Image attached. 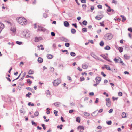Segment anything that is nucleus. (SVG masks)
<instances>
[{
	"instance_id": "obj_43",
	"label": "nucleus",
	"mask_w": 132,
	"mask_h": 132,
	"mask_svg": "<svg viewBox=\"0 0 132 132\" xmlns=\"http://www.w3.org/2000/svg\"><path fill=\"white\" fill-rule=\"evenodd\" d=\"M31 122L32 124L34 126H36L37 125V123H35V122H34L33 121H31Z\"/></svg>"
},
{
	"instance_id": "obj_6",
	"label": "nucleus",
	"mask_w": 132,
	"mask_h": 132,
	"mask_svg": "<svg viewBox=\"0 0 132 132\" xmlns=\"http://www.w3.org/2000/svg\"><path fill=\"white\" fill-rule=\"evenodd\" d=\"M38 30L42 31H45L46 29L45 28L42 27H40L39 26H38Z\"/></svg>"
},
{
	"instance_id": "obj_41",
	"label": "nucleus",
	"mask_w": 132,
	"mask_h": 132,
	"mask_svg": "<svg viewBox=\"0 0 132 132\" xmlns=\"http://www.w3.org/2000/svg\"><path fill=\"white\" fill-rule=\"evenodd\" d=\"M84 114L85 116H89L90 115V114L89 113L86 112H85Z\"/></svg>"
},
{
	"instance_id": "obj_4",
	"label": "nucleus",
	"mask_w": 132,
	"mask_h": 132,
	"mask_svg": "<svg viewBox=\"0 0 132 132\" xmlns=\"http://www.w3.org/2000/svg\"><path fill=\"white\" fill-rule=\"evenodd\" d=\"M30 33L28 31H23V35L24 37L27 38H28L30 37Z\"/></svg>"
},
{
	"instance_id": "obj_16",
	"label": "nucleus",
	"mask_w": 132,
	"mask_h": 132,
	"mask_svg": "<svg viewBox=\"0 0 132 132\" xmlns=\"http://www.w3.org/2000/svg\"><path fill=\"white\" fill-rule=\"evenodd\" d=\"M20 112L21 113H22L23 114L25 113V112L23 108L21 109L20 110Z\"/></svg>"
},
{
	"instance_id": "obj_5",
	"label": "nucleus",
	"mask_w": 132,
	"mask_h": 132,
	"mask_svg": "<svg viewBox=\"0 0 132 132\" xmlns=\"http://www.w3.org/2000/svg\"><path fill=\"white\" fill-rule=\"evenodd\" d=\"M106 105L108 107H110L111 105V102L110 100V99L109 98H107L106 99Z\"/></svg>"
},
{
	"instance_id": "obj_63",
	"label": "nucleus",
	"mask_w": 132,
	"mask_h": 132,
	"mask_svg": "<svg viewBox=\"0 0 132 132\" xmlns=\"http://www.w3.org/2000/svg\"><path fill=\"white\" fill-rule=\"evenodd\" d=\"M103 94L104 95H105L107 97H108L109 96L108 94L106 93V92H104L103 93Z\"/></svg>"
},
{
	"instance_id": "obj_33",
	"label": "nucleus",
	"mask_w": 132,
	"mask_h": 132,
	"mask_svg": "<svg viewBox=\"0 0 132 132\" xmlns=\"http://www.w3.org/2000/svg\"><path fill=\"white\" fill-rule=\"evenodd\" d=\"M58 113V112L56 110H54V114H55L56 116H57Z\"/></svg>"
},
{
	"instance_id": "obj_22",
	"label": "nucleus",
	"mask_w": 132,
	"mask_h": 132,
	"mask_svg": "<svg viewBox=\"0 0 132 132\" xmlns=\"http://www.w3.org/2000/svg\"><path fill=\"white\" fill-rule=\"evenodd\" d=\"M34 73V71L31 69H30L28 73V74L29 75H32Z\"/></svg>"
},
{
	"instance_id": "obj_9",
	"label": "nucleus",
	"mask_w": 132,
	"mask_h": 132,
	"mask_svg": "<svg viewBox=\"0 0 132 132\" xmlns=\"http://www.w3.org/2000/svg\"><path fill=\"white\" fill-rule=\"evenodd\" d=\"M4 27V24L2 23H0V33L1 32L2 30Z\"/></svg>"
},
{
	"instance_id": "obj_51",
	"label": "nucleus",
	"mask_w": 132,
	"mask_h": 132,
	"mask_svg": "<svg viewBox=\"0 0 132 132\" xmlns=\"http://www.w3.org/2000/svg\"><path fill=\"white\" fill-rule=\"evenodd\" d=\"M26 77L27 78L30 77V78H32L33 79H34V78L32 76H29L28 75H26Z\"/></svg>"
},
{
	"instance_id": "obj_56",
	"label": "nucleus",
	"mask_w": 132,
	"mask_h": 132,
	"mask_svg": "<svg viewBox=\"0 0 132 132\" xmlns=\"http://www.w3.org/2000/svg\"><path fill=\"white\" fill-rule=\"evenodd\" d=\"M97 7L98 9H101L102 8V6L101 5H98Z\"/></svg>"
},
{
	"instance_id": "obj_57",
	"label": "nucleus",
	"mask_w": 132,
	"mask_h": 132,
	"mask_svg": "<svg viewBox=\"0 0 132 132\" xmlns=\"http://www.w3.org/2000/svg\"><path fill=\"white\" fill-rule=\"evenodd\" d=\"M86 5L84 4H82V7L84 9H86Z\"/></svg>"
},
{
	"instance_id": "obj_10",
	"label": "nucleus",
	"mask_w": 132,
	"mask_h": 132,
	"mask_svg": "<svg viewBox=\"0 0 132 132\" xmlns=\"http://www.w3.org/2000/svg\"><path fill=\"white\" fill-rule=\"evenodd\" d=\"M98 110H97L93 112L92 114V115L93 116H96L98 113Z\"/></svg>"
},
{
	"instance_id": "obj_2",
	"label": "nucleus",
	"mask_w": 132,
	"mask_h": 132,
	"mask_svg": "<svg viewBox=\"0 0 132 132\" xmlns=\"http://www.w3.org/2000/svg\"><path fill=\"white\" fill-rule=\"evenodd\" d=\"M112 37V35L111 34L108 33L104 36L103 38L105 40H108L111 39Z\"/></svg>"
},
{
	"instance_id": "obj_29",
	"label": "nucleus",
	"mask_w": 132,
	"mask_h": 132,
	"mask_svg": "<svg viewBox=\"0 0 132 132\" xmlns=\"http://www.w3.org/2000/svg\"><path fill=\"white\" fill-rule=\"evenodd\" d=\"M118 50L120 52H122L123 51V49L122 47H120L118 48Z\"/></svg>"
},
{
	"instance_id": "obj_20",
	"label": "nucleus",
	"mask_w": 132,
	"mask_h": 132,
	"mask_svg": "<svg viewBox=\"0 0 132 132\" xmlns=\"http://www.w3.org/2000/svg\"><path fill=\"white\" fill-rule=\"evenodd\" d=\"M119 59H120V62H118V63H121L123 66H125V63L123 62L121 59L120 58H119Z\"/></svg>"
},
{
	"instance_id": "obj_25",
	"label": "nucleus",
	"mask_w": 132,
	"mask_h": 132,
	"mask_svg": "<svg viewBox=\"0 0 132 132\" xmlns=\"http://www.w3.org/2000/svg\"><path fill=\"white\" fill-rule=\"evenodd\" d=\"M62 41L65 42H69V40L64 37H62Z\"/></svg>"
},
{
	"instance_id": "obj_3",
	"label": "nucleus",
	"mask_w": 132,
	"mask_h": 132,
	"mask_svg": "<svg viewBox=\"0 0 132 132\" xmlns=\"http://www.w3.org/2000/svg\"><path fill=\"white\" fill-rule=\"evenodd\" d=\"M61 82L60 80L59 79L55 80L53 83V85L54 86H57Z\"/></svg>"
},
{
	"instance_id": "obj_42",
	"label": "nucleus",
	"mask_w": 132,
	"mask_h": 132,
	"mask_svg": "<svg viewBox=\"0 0 132 132\" xmlns=\"http://www.w3.org/2000/svg\"><path fill=\"white\" fill-rule=\"evenodd\" d=\"M76 121L78 122L79 123L80 122V118L79 117H77L76 119Z\"/></svg>"
},
{
	"instance_id": "obj_64",
	"label": "nucleus",
	"mask_w": 132,
	"mask_h": 132,
	"mask_svg": "<svg viewBox=\"0 0 132 132\" xmlns=\"http://www.w3.org/2000/svg\"><path fill=\"white\" fill-rule=\"evenodd\" d=\"M99 99L98 98H96V100L95 101V103H97L98 102Z\"/></svg>"
},
{
	"instance_id": "obj_18",
	"label": "nucleus",
	"mask_w": 132,
	"mask_h": 132,
	"mask_svg": "<svg viewBox=\"0 0 132 132\" xmlns=\"http://www.w3.org/2000/svg\"><path fill=\"white\" fill-rule=\"evenodd\" d=\"M64 24L65 26L66 27H68L69 25V22L67 21H65L64 23Z\"/></svg>"
},
{
	"instance_id": "obj_52",
	"label": "nucleus",
	"mask_w": 132,
	"mask_h": 132,
	"mask_svg": "<svg viewBox=\"0 0 132 132\" xmlns=\"http://www.w3.org/2000/svg\"><path fill=\"white\" fill-rule=\"evenodd\" d=\"M16 43L18 45H20L22 44V42H21L17 41L16 42Z\"/></svg>"
},
{
	"instance_id": "obj_19",
	"label": "nucleus",
	"mask_w": 132,
	"mask_h": 132,
	"mask_svg": "<svg viewBox=\"0 0 132 132\" xmlns=\"http://www.w3.org/2000/svg\"><path fill=\"white\" fill-rule=\"evenodd\" d=\"M104 67L105 68L109 70H111V69L110 67L108 65H104Z\"/></svg>"
},
{
	"instance_id": "obj_17",
	"label": "nucleus",
	"mask_w": 132,
	"mask_h": 132,
	"mask_svg": "<svg viewBox=\"0 0 132 132\" xmlns=\"http://www.w3.org/2000/svg\"><path fill=\"white\" fill-rule=\"evenodd\" d=\"M43 61V59L40 57H39L38 59V62L39 63H42Z\"/></svg>"
},
{
	"instance_id": "obj_1",
	"label": "nucleus",
	"mask_w": 132,
	"mask_h": 132,
	"mask_svg": "<svg viewBox=\"0 0 132 132\" xmlns=\"http://www.w3.org/2000/svg\"><path fill=\"white\" fill-rule=\"evenodd\" d=\"M18 22L20 24L23 25L24 24H27V20L24 18L22 17H19L16 19Z\"/></svg>"
},
{
	"instance_id": "obj_47",
	"label": "nucleus",
	"mask_w": 132,
	"mask_h": 132,
	"mask_svg": "<svg viewBox=\"0 0 132 132\" xmlns=\"http://www.w3.org/2000/svg\"><path fill=\"white\" fill-rule=\"evenodd\" d=\"M106 123L108 125H111L112 124V121H106Z\"/></svg>"
},
{
	"instance_id": "obj_35",
	"label": "nucleus",
	"mask_w": 132,
	"mask_h": 132,
	"mask_svg": "<svg viewBox=\"0 0 132 132\" xmlns=\"http://www.w3.org/2000/svg\"><path fill=\"white\" fill-rule=\"evenodd\" d=\"M104 48L106 50H109L110 49V47L109 46H107L106 47Z\"/></svg>"
},
{
	"instance_id": "obj_12",
	"label": "nucleus",
	"mask_w": 132,
	"mask_h": 132,
	"mask_svg": "<svg viewBox=\"0 0 132 132\" xmlns=\"http://www.w3.org/2000/svg\"><path fill=\"white\" fill-rule=\"evenodd\" d=\"M101 80V78L100 77H97L95 78V80L96 82H100Z\"/></svg>"
},
{
	"instance_id": "obj_61",
	"label": "nucleus",
	"mask_w": 132,
	"mask_h": 132,
	"mask_svg": "<svg viewBox=\"0 0 132 132\" xmlns=\"http://www.w3.org/2000/svg\"><path fill=\"white\" fill-rule=\"evenodd\" d=\"M118 98V97L115 98L113 97H112V99L113 101H114L115 100H117Z\"/></svg>"
},
{
	"instance_id": "obj_55",
	"label": "nucleus",
	"mask_w": 132,
	"mask_h": 132,
	"mask_svg": "<svg viewBox=\"0 0 132 132\" xmlns=\"http://www.w3.org/2000/svg\"><path fill=\"white\" fill-rule=\"evenodd\" d=\"M128 30L130 31L131 32H132V28L131 27H130L128 29Z\"/></svg>"
},
{
	"instance_id": "obj_58",
	"label": "nucleus",
	"mask_w": 132,
	"mask_h": 132,
	"mask_svg": "<svg viewBox=\"0 0 132 132\" xmlns=\"http://www.w3.org/2000/svg\"><path fill=\"white\" fill-rule=\"evenodd\" d=\"M51 35L52 36H55V33L53 32H51Z\"/></svg>"
},
{
	"instance_id": "obj_36",
	"label": "nucleus",
	"mask_w": 132,
	"mask_h": 132,
	"mask_svg": "<svg viewBox=\"0 0 132 132\" xmlns=\"http://www.w3.org/2000/svg\"><path fill=\"white\" fill-rule=\"evenodd\" d=\"M122 118H125L126 117V114L124 112H123L122 114Z\"/></svg>"
},
{
	"instance_id": "obj_7",
	"label": "nucleus",
	"mask_w": 132,
	"mask_h": 132,
	"mask_svg": "<svg viewBox=\"0 0 132 132\" xmlns=\"http://www.w3.org/2000/svg\"><path fill=\"white\" fill-rule=\"evenodd\" d=\"M42 38L41 37H36L35 39V42H38L42 40Z\"/></svg>"
},
{
	"instance_id": "obj_28",
	"label": "nucleus",
	"mask_w": 132,
	"mask_h": 132,
	"mask_svg": "<svg viewBox=\"0 0 132 132\" xmlns=\"http://www.w3.org/2000/svg\"><path fill=\"white\" fill-rule=\"evenodd\" d=\"M82 32H86L87 31V28H83L82 30Z\"/></svg>"
},
{
	"instance_id": "obj_24",
	"label": "nucleus",
	"mask_w": 132,
	"mask_h": 132,
	"mask_svg": "<svg viewBox=\"0 0 132 132\" xmlns=\"http://www.w3.org/2000/svg\"><path fill=\"white\" fill-rule=\"evenodd\" d=\"M121 17L122 19V22H123L125 21L126 20V18L124 17V16L123 15H121L120 16Z\"/></svg>"
},
{
	"instance_id": "obj_13",
	"label": "nucleus",
	"mask_w": 132,
	"mask_h": 132,
	"mask_svg": "<svg viewBox=\"0 0 132 132\" xmlns=\"http://www.w3.org/2000/svg\"><path fill=\"white\" fill-rule=\"evenodd\" d=\"M124 57L125 59L128 60L130 58V56H128L127 54H125L124 55Z\"/></svg>"
},
{
	"instance_id": "obj_32",
	"label": "nucleus",
	"mask_w": 132,
	"mask_h": 132,
	"mask_svg": "<svg viewBox=\"0 0 132 132\" xmlns=\"http://www.w3.org/2000/svg\"><path fill=\"white\" fill-rule=\"evenodd\" d=\"M31 95V93L30 92H28V93L26 95V97H28L29 98L30 97V95Z\"/></svg>"
},
{
	"instance_id": "obj_21",
	"label": "nucleus",
	"mask_w": 132,
	"mask_h": 132,
	"mask_svg": "<svg viewBox=\"0 0 132 132\" xmlns=\"http://www.w3.org/2000/svg\"><path fill=\"white\" fill-rule=\"evenodd\" d=\"M119 58L120 57H119L118 59H117L116 58H115L113 59V60L116 63L118 62H118V61H120V59H119Z\"/></svg>"
},
{
	"instance_id": "obj_30",
	"label": "nucleus",
	"mask_w": 132,
	"mask_h": 132,
	"mask_svg": "<svg viewBox=\"0 0 132 132\" xmlns=\"http://www.w3.org/2000/svg\"><path fill=\"white\" fill-rule=\"evenodd\" d=\"M70 54L72 56L74 57L75 56L76 54L74 52H71Z\"/></svg>"
},
{
	"instance_id": "obj_60",
	"label": "nucleus",
	"mask_w": 132,
	"mask_h": 132,
	"mask_svg": "<svg viewBox=\"0 0 132 132\" xmlns=\"http://www.w3.org/2000/svg\"><path fill=\"white\" fill-rule=\"evenodd\" d=\"M27 82L28 83H29L30 84H31L32 83L30 79H27Z\"/></svg>"
},
{
	"instance_id": "obj_15",
	"label": "nucleus",
	"mask_w": 132,
	"mask_h": 132,
	"mask_svg": "<svg viewBox=\"0 0 132 132\" xmlns=\"http://www.w3.org/2000/svg\"><path fill=\"white\" fill-rule=\"evenodd\" d=\"M53 57V55L51 54H48L47 55V58L49 59H51Z\"/></svg>"
},
{
	"instance_id": "obj_31",
	"label": "nucleus",
	"mask_w": 132,
	"mask_h": 132,
	"mask_svg": "<svg viewBox=\"0 0 132 132\" xmlns=\"http://www.w3.org/2000/svg\"><path fill=\"white\" fill-rule=\"evenodd\" d=\"M71 32L72 33L74 34L76 32V30L74 29H72L71 30Z\"/></svg>"
},
{
	"instance_id": "obj_49",
	"label": "nucleus",
	"mask_w": 132,
	"mask_h": 132,
	"mask_svg": "<svg viewBox=\"0 0 132 132\" xmlns=\"http://www.w3.org/2000/svg\"><path fill=\"white\" fill-rule=\"evenodd\" d=\"M104 21H103L102 22H100L99 24L102 26H104Z\"/></svg>"
},
{
	"instance_id": "obj_48",
	"label": "nucleus",
	"mask_w": 132,
	"mask_h": 132,
	"mask_svg": "<svg viewBox=\"0 0 132 132\" xmlns=\"http://www.w3.org/2000/svg\"><path fill=\"white\" fill-rule=\"evenodd\" d=\"M41 125L42 127H43V129L44 130H45L46 129V127L45 126V125L44 124H41Z\"/></svg>"
},
{
	"instance_id": "obj_62",
	"label": "nucleus",
	"mask_w": 132,
	"mask_h": 132,
	"mask_svg": "<svg viewBox=\"0 0 132 132\" xmlns=\"http://www.w3.org/2000/svg\"><path fill=\"white\" fill-rule=\"evenodd\" d=\"M43 16L45 18H46L47 17V15L46 13H44L43 14Z\"/></svg>"
},
{
	"instance_id": "obj_44",
	"label": "nucleus",
	"mask_w": 132,
	"mask_h": 132,
	"mask_svg": "<svg viewBox=\"0 0 132 132\" xmlns=\"http://www.w3.org/2000/svg\"><path fill=\"white\" fill-rule=\"evenodd\" d=\"M11 30L13 32V33H14L16 31V29L15 28H11Z\"/></svg>"
},
{
	"instance_id": "obj_26",
	"label": "nucleus",
	"mask_w": 132,
	"mask_h": 132,
	"mask_svg": "<svg viewBox=\"0 0 132 132\" xmlns=\"http://www.w3.org/2000/svg\"><path fill=\"white\" fill-rule=\"evenodd\" d=\"M88 66L85 64H84L82 65V68L84 69H87Z\"/></svg>"
},
{
	"instance_id": "obj_8",
	"label": "nucleus",
	"mask_w": 132,
	"mask_h": 132,
	"mask_svg": "<svg viewBox=\"0 0 132 132\" xmlns=\"http://www.w3.org/2000/svg\"><path fill=\"white\" fill-rule=\"evenodd\" d=\"M103 15H97L95 17V19L97 20H100L103 18Z\"/></svg>"
},
{
	"instance_id": "obj_45",
	"label": "nucleus",
	"mask_w": 132,
	"mask_h": 132,
	"mask_svg": "<svg viewBox=\"0 0 132 132\" xmlns=\"http://www.w3.org/2000/svg\"><path fill=\"white\" fill-rule=\"evenodd\" d=\"M39 114L38 112L36 111L35 112L34 115L35 116H38Z\"/></svg>"
},
{
	"instance_id": "obj_37",
	"label": "nucleus",
	"mask_w": 132,
	"mask_h": 132,
	"mask_svg": "<svg viewBox=\"0 0 132 132\" xmlns=\"http://www.w3.org/2000/svg\"><path fill=\"white\" fill-rule=\"evenodd\" d=\"M26 89L30 91H32L33 89L32 88H31L30 87H27L26 88Z\"/></svg>"
},
{
	"instance_id": "obj_50",
	"label": "nucleus",
	"mask_w": 132,
	"mask_h": 132,
	"mask_svg": "<svg viewBox=\"0 0 132 132\" xmlns=\"http://www.w3.org/2000/svg\"><path fill=\"white\" fill-rule=\"evenodd\" d=\"M28 105L29 106H30L31 105V106H34V104L33 103L31 104V102H29L28 104Z\"/></svg>"
},
{
	"instance_id": "obj_34",
	"label": "nucleus",
	"mask_w": 132,
	"mask_h": 132,
	"mask_svg": "<svg viewBox=\"0 0 132 132\" xmlns=\"http://www.w3.org/2000/svg\"><path fill=\"white\" fill-rule=\"evenodd\" d=\"M61 51L62 52H66V54H69V53L68 52V50H61Z\"/></svg>"
},
{
	"instance_id": "obj_11",
	"label": "nucleus",
	"mask_w": 132,
	"mask_h": 132,
	"mask_svg": "<svg viewBox=\"0 0 132 132\" xmlns=\"http://www.w3.org/2000/svg\"><path fill=\"white\" fill-rule=\"evenodd\" d=\"M91 56L94 58L96 59H98V56L95 55L94 53L93 52H92L90 53Z\"/></svg>"
},
{
	"instance_id": "obj_40",
	"label": "nucleus",
	"mask_w": 132,
	"mask_h": 132,
	"mask_svg": "<svg viewBox=\"0 0 132 132\" xmlns=\"http://www.w3.org/2000/svg\"><path fill=\"white\" fill-rule=\"evenodd\" d=\"M24 75H23V76H22V78H21L19 79V80L21 81L24 79V77L26 75V73L25 72H24Z\"/></svg>"
},
{
	"instance_id": "obj_59",
	"label": "nucleus",
	"mask_w": 132,
	"mask_h": 132,
	"mask_svg": "<svg viewBox=\"0 0 132 132\" xmlns=\"http://www.w3.org/2000/svg\"><path fill=\"white\" fill-rule=\"evenodd\" d=\"M117 3V1L115 0H113L112 1V3H114L115 4H116Z\"/></svg>"
},
{
	"instance_id": "obj_46",
	"label": "nucleus",
	"mask_w": 132,
	"mask_h": 132,
	"mask_svg": "<svg viewBox=\"0 0 132 132\" xmlns=\"http://www.w3.org/2000/svg\"><path fill=\"white\" fill-rule=\"evenodd\" d=\"M65 45L66 47H68L70 46V44L68 43H66L65 44Z\"/></svg>"
},
{
	"instance_id": "obj_39",
	"label": "nucleus",
	"mask_w": 132,
	"mask_h": 132,
	"mask_svg": "<svg viewBox=\"0 0 132 132\" xmlns=\"http://www.w3.org/2000/svg\"><path fill=\"white\" fill-rule=\"evenodd\" d=\"M82 24L84 25H86L87 24V22L86 21L84 20L82 22Z\"/></svg>"
},
{
	"instance_id": "obj_38",
	"label": "nucleus",
	"mask_w": 132,
	"mask_h": 132,
	"mask_svg": "<svg viewBox=\"0 0 132 132\" xmlns=\"http://www.w3.org/2000/svg\"><path fill=\"white\" fill-rule=\"evenodd\" d=\"M104 45V43L103 41H101L100 43V45L101 46H102Z\"/></svg>"
},
{
	"instance_id": "obj_27",
	"label": "nucleus",
	"mask_w": 132,
	"mask_h": 132,
	"mask_svg": "<svg viewBox=\"0 0 132 132\" xmlns=\"http://www.w3.org/2000/svg\"><path fill=\"white\" fill-rule=\"evenodd\" d=\"M63 126V125L62 124H61L60 125H58L57 126V128L60 129V130H61L62 128V127Z\"/></svg>"
},
{
	"instance_id": "obj_54",
	"label": "nucleus",
	"mask_w": 132,
	"mask_h": 132,
	"mask_svg": "<svg viewBox=\"0 0 132 132\" xmlns=\"http://www.w3.org/2000/svg\"><path fill=\"white\" fill-rule=\"evenodd\" d=\"M118 96H121L122 95V93L121 92H119L118 93Z\"/></svg>"
},
{
	"instance_id": "obj_14",
	"label": "nucleus",
	"mask_w": 132,
	"mask_h": 132,
	"mask_svg": "<svg viewBox=\"0 0 132 132\" xmlns=\"http://www.w3.org/2000/svg\"><path fill=\"white\" fill-rule=\"evenodd\" d=\"M61 103L60 102H56L54 103V104L55 106L56 107H59L60 106Z\"/></svg>"
},
{
	"instance_id": "obj_53",
	"label": "nucleus",
	"mask_w": 132,
	"mask_h": 132,
	"mask_svg": "<svg viewBox=\"0 0 132 132\" xmlns=\"http://www.w3.org/2000/svg\"><path fill=\"white\" fill-rule=\"evenodd\" d=\"M94 7L93 6H91L90 9H91V12H92L94 9Z\"/></svg>"
},
{
	"instance_id": "obj_23",
	"label": "nucleus",
	"mask_w": 132,
	"mask_h": 132,
	"mask_svg": "<svg viewBox=\"0 0 132 132\" xmlns=\"http://www.w3.org/2000/svg\"><path fill=\"white\" fill-rule=\"evenodd\" d=\"M79 128H80L81 129V130H84V127L81 126H79L78 127V129H79Z\"/></svg>"
}]
</instances>
